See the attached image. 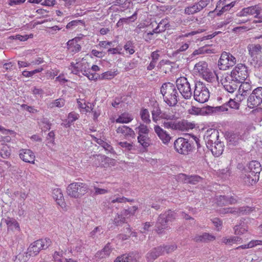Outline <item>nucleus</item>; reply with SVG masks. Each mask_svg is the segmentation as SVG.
I'll return each instance as SVG.
<instances>
[{
	"label": "nucleus",
	"instance_id": "f257e3e1",
	"mask_svg": "<svg viewBox=\"0 0 262 262\" xmlns=\"http://www.w3.org/2000/svg\"><path fill=\"white\" fill-rule=\"evenodd\" d=\"M90 65L85 59H82L80 62L74 63L72 62L69 67L71 72L74 74H78L79 72L86 76L90 80H96L98 78V75L95 73L98 70V67L93 65L90 69Z\"/></svg>",
	"mask_w": 262,
	"mask_h": 262
},
{
	"label": "nucleus",
	"instance_id": "f03ea898",
	"mask_svg": "<svg viewBox=\"0 0 262 262\" xmlns=\"http://www.w3.org/2000/svg\"><path fill=\"white\" fill-rule=\"evenodd\" d=\"M161 93L164 101L170 106H175L179 100V95L176 86L170 82L163 83L161 87Z\"/></svg>",
	"mask_w": 262,
	"mask_h": 262
},
{
	"label": "nucleus",
	"instance_id": "7ed1b4c3",
	"mask_svg": "<svg viewBox=\"0 0 262 262\" xmlns=\"http://www.w3.org/2000/svg\"><path fill=\"white\" fill-rule=\"evenodd\" d=\"M51 241L49 238H46L37 240L32 243L27 249L26 253V258L25 260H27L28 258L31 256H35L37 255L41 250L48 248L51 244Z\"/></svg>",
	"mask_w": 262,
	"mask_h": 262
},
{
	"label": "nucleus",
	"instance_id": "20e7f679",
	"mask_svg": "<svg viewBox=\"0 0 262 262\" xmlns=\"http://www.w3.org/2000/svg\"><path fill=\"white\" fill-rule=\"evenodd\" d=\"M89 191L88 185L83 183L74 182L69 185L67 188L68 195L74 198H80Z\"/></svg>",
	"mask_w": 262,
	"mask_h": 262
},
{
	"label": "nucleus",
	"instance_id": "39448f33",
	"mask_svg": "<svg viewBox=\"0 0 262 262\" xmlns=\"http://www.w3.org/2000/svg\"><path fill=\"white\" fill-rule=\"evenodd\" d=\"M210 97V93L205 84L202 82L195 83L193 91V98L198 102L203 103L207 102Z\"/></svg>",
	"mask_w": 262,
	"mask_h": 262
},
{
	"label": "nucleus",
	"instance_id": "423d86ee",
	"mask_svg": "<svg viewBox=\"0 0 262 262\" xmlns=\"http://www.w3.org/2000/svg\"><path fill=\"white\" fill-rule=\"evenodd\" d=\"M176 213L169 210L163 214H161L158 217L156 225V230L159 234L162 233L164 229H166L169 222L174 221L176 218Z\"/></svg>",
	"mask_w": 262,
	"mask_h": 262
},
{
	"label": "nucleus",
	"instance_id": "0eeeda50",
	"mask_svg": "<svg viewBox=\"0 0 262 262\" xmlns=\"http://www.w3.org/2000/svg\"><path fill=\"white\" fill-rule=\"evenodd\" d=\"M176 87L181 96L185 99H189L192 96L190 84L188 79L184 77H180L176 80Z\"/></svg>",
	"mask_w": 262,
	"mask_h": 262
},
{
	"label": "nucleus",
	"instance_id": "6e6552de",
	"mask_svg": "<svg viewBox=\"0 0 262 262\" xmlns=\"http://www.w3.org/2000/svg\"><path fill=\"white\" fill-rule=\"evenodd\" d=\"M193 70L194 72L199 74L208 82H211L215 78V74L210 71L208 68V64L204 61H201L196 63Z\"/></svg>",
	"mask_w": 262,
	"mask_h": 262
},
{
	"label": "nucleus",
	"instance_id": "1a4fd4ad",
	"mask_svg": "<svg viewBox=\"0 0 262 262\" xmlns=\"http://www.w3.org/2000/svg\"><path fill=\"white\" fill-rule=\"evenodd\" d=\"M236 63V59L231 53L223 52L218 62V66L221 70H226L234 66Z\"/></svg>",
	"mask_w": 262,
	"mask_h": 262
},
{
	"label": "nucleus",
	"instance_id": "9d476101",
	"mask_svg": "<svg viewBox=\"0 0 262 262\" xmlns=\"http://www.w3.org/2000/svg\"><path fill=\"white\" fill-rule=\"evenodd\" d=\"M230 75L239 82L245 81L248 76L247 68L244 64H237Z\"/></svg>",
	"mask_w": 262,
	"mask_h": 262
},
{
	"label": "nucleus",
	"instance_id": "9b49d317",
	"mask_svg": "<svg viewBox=\"0 0 262 262\" xmlns=\"http://www.w3.org/2000/svg\"><path fill=\"white\" fill-rule=\"evenodd\" d=\"M262 102V88L255 89L251 93L247 100V105L253 108L258 106Z\"/></svg>",
	"mask_w": 262,
	"mask_h": 262
},
{
	"label": "nucleus",
	"instance_id": "f8f14e48",
	"mask_svg": "<svg viewBox=\"0 0 262 262\" xmlns=\"http://www.w3.org/2000/svg\"><path fill=\"white\" fill-rule=\"evenodd\" d=\"M176 150L180 154L187 155L191 150V145L189 141L184 138H179L174 142Z\"/></svg>",
	"mask_w": 262,
	"mask_h": 262
},
{
	"label": "nucleus",
	"instance_id": "ddd939ff",
	"mask_svg": "<svg viewBox=\"0 0 262 262\" xmlns=\"http://www.w3.org/2000/svg\"><path fill=\"white\" fill-rule=\"evenodd\" d=\"M222 83L226 91L230 93H233L237 89L240 82L233 78L230 75H228L222 80Z\"/></svg>",
	"mask_w": 262,
	"mask_h": 262
},
{
	"label": "nucleus",
	"instance_id": "4468645a",
	"mask_svg": "<svg viewBox=\"0 0 262 262\" xmlns=\"http://www.w3.org/2000/svg\"><path fill=\"white\" fill-rule=\"evenodd\" d=\"M259 176L245 169L240 176L241 181L248 186L255 184L259 180Z\"/></svg>",
	"mask_w": 262,
	"mask_h": 262
},
{
	"label": "nucleus",
	"instance_id": "2eb2a0df",
	"mask_svg": "<svg viewBox=\"0 0 262 262\" xmlns=\"http://www.w3.org/2000/svg\"><path fill=\"white\" fill-rule=\"evenodd\" d=\"M219 133L214 129L210 128L208 129L205 134L204 138L206 142V146L213 144L217 142H219Z\"/></svg>",
	"mask_w": 262,
	"mask_h": 262
},
{
	"label": "nucleus",
	"instance_id": "dca6fc26",
	"mask_svg": "<svg viewBox=\"0 0 262 262\" xmlns=\"http://www.w3.org/2000/svg\"><path fill=\"white\" fill-rule=\"evenodd\" d=\"M251 211V208L248 206H244L239 208H226L221 209L220 212L222 214L231 213L233 214H247Z\"/></svg>",
	"mask_w": 262,
	"mask_h": 262
},
{
	"label": "nucleus",
	"instance_id": "f3484780",
	"mask_svg": "<svg viewBox=\"0 0 262 262\" xmlns=\"http://www.w3.org/2000/svg\"><path fill=\"white\" fill-rule=\"evenodd\" d=\"M19 158L24 162L34 164L35 156L30 149H21L19 150Z\"/></svg>",
	"mask_w": 262,
	"mask_h": 262
},
{
	"label": "nucleus",
	"instance_id": "a211bd4d",
	"mask_svg": "<svg viewBox=\"0 0 262 262\" xmlns=\"http://www.w3.org/2000/svg\"><path fill=\"white\" fill-rule=\"evenodd\" d=\"M154 130L163 143L167 144L170 141V135L159 125L154 126Z\"/></svg>",
	"mask_w": 262,
	"mask_h": 262
},
{
	"label": "nucleus",
	"instance_id": "6ab92c4d",
	"mask_svg": "<svg viewBox=\"0 0 262 262\" xmlns=\"http://www.w3.org/2000/svg\"><path fill=\"white\" fill-rule=\"evenodd\" d=\"M163 255L162 249L159 246L150 250L146 255L147 262H154L158 257Z\"/></svg>",
	"mask_w": 262,
	"mask_h": 262
},
{
	"label": "nucleus",
	"instance_id": "aec40b11",
	"mask_svg": "<svg viewBox=\"0 0 262 262\" xmlns=\"http://www.w3.org/2000/svg\"><path fill=\"white\" fill-rule=\"evenodd\" d=\"M261 10V8L258 5L248 7L243 9L239 13V15L241 16H245L248 15L259 14Z\"/></svg>",
	"mask_w": 262,
	"mask_h": 262
},
{
	"label": "nucleus",
	"instance_id": "412c9836",
	"mask_svg": "<svg viewBox=\"0 0 262 262\" xmlns=\"http://www.w3.org/2000/svg\"><path fill=\"white\" fill-rule=\"evenodd\" d=\"M247 49L249 54L253 59L257 58L262 53V47L259 44H249Z\"/></svg>",
	"mask_w": 262,
	"mask_h": 262
},
{
	"label": "nucleus",
	"instance_id": "4be33fe9",
	"mask_svg": "<svg viewBox=\"0 0 262 262\" xmlns=\"http://www.w3.org/2000/svg\"><path fill=\"white\" fill-rule=\"evenodd\" d=\"M209 149L212 154L215 157H219L223 153L224 150V144L221 141L217 142L213 144H211L207 146Z\"/></svg>",
	"mask_w": 262,
	"mask_h": 262
},
{
	"label": "nucleus",
	"instance_id": "5701e85b",
	"mask_svg": "<svg viewBox=\"0 0 262 262\" xmlns=\"http://www.w3.org/2000/svg\"><path fill=\"white\" fill-rule=\"evenodd\" d=\"M245 170L259 176L261 168L259 162L257 161H252L248 164Z\"/></svg>",
	"mask_w": 262,
	"mask_h": 262
},
{
	"label": "nucleus",
	"instance_id": "b1692460",
	"mask_svg": "<svg viewBox=\"0 0 262 262\" xmlns=\"http://www.w3.org/2000/svg\"><path fill=\"white\" fill-rule=\"evenodd\" d=\"M116 132L117 134H121L125 137H131L134 138L135 136V132L131 128L125 125L118 127L116 129Z\"/></svg>",
	"mask_w": 262,
	"mask_h": 262
},
{
	"label": "nucleus",
	"instance_id": "393cba45",
	"mask_svg": "<svg viewBox=\"0 0 262 262\" xmlns=\"http://www.w3.org/2000/svg\"><path fill=\"white\" fill-rule=\"evenodd\" d=\"M215 237L213 235L209 233H203L202 235H196L193 238L194 241L195 242H204L207 243L209 242L215 240Z\"/></svg>",
	"mask_w": 262,
	"mask_h": 262
},
{
	"label": "nucleus",
	"instance_id": "a878e982",
	"mask_svg": "<svg viewBox=\"0 0 262 262\" xmlns=\"http://www.w3.org/2000/svg\"><path fill=\"white\" fill-rule=\"evenodd\" d=\"M52 194L57 204L60 206H62L64 204V199L61 190L59 188H55L53 190Z\"/></svg>",
	"mask_w": 262,
	"mask_h": 262
},
{
	"label": "nucleus",
	"instance_id": "bb28decb",
	"mask_svg": "<svg viewBox=\"0 0 262 262\" xmlns=\"http://www.w3.org/2000/svg\"><path fill=\"white\" fill-rule=\"evenodd\" d=\"M77 40L75 38L68 41L67 46L70 52L75 53L81 50V46L78 43Z\"/></svg>",
	"mask_w": 262,
	"mask_h": 262
},
{
	"label": "nucleus",
	"instance_id": "cd10ccee",
	"mask_svg": "<svg viewBox=\"0 0 262 262\" xmlns=\"http://www.w3.org/2000/svg\"><path fill=\"white\" fill-rule=\"evenodd\" d=\"M129 201L132 202V200H129L128 199H127L124 196H122V197L117 196V197H114V198H113L111 200L110 204L111 206V207H115L116 208H118L121 207V204L123 203H125L126 202H129Z\"/></svg>",
	"mask_w": 262,
	"mask_h": 262
},
{
	"label": "nucleus",
	"instance_id": "c85d7f7f",
	"mask_svg": "<svg viewBox=\"0 0 262 262\" xmlns=\"http://www.w3.org/2000/svg\"><path fill=\"white\" fill-rule=\"evenodd\" d=\"M240 83H241V84L239 86L238 92L242 93L245 95H248L251 91L252 89L251 83L249 82H246L245 81H242V82H240Z\"/></svg>",
	"mask_w": 262,
	"mask_h": 262
},
{
	"label": "nucleus",
	"instance_id": "c756f323",
	"mask_svg": "<svg viewBox=\"0 0 262 262\" xmlns=\"http://www.w3.org/2000/svg\"><path fill=\"white\" fill-rule=\"evenodd\" d=\"M222 242L226 245H232L233 243L241 244L243 242L242 239L239 236H232L229 237H225L222 239Z\"/></svg>",
	"mask_w": 262,
	"mask_h": 262
},
{
	"label": "nucleus",
	"instance_id": "7c9ffc66",
	"mask_svg": "<svg viewBox=\"0 0 262 262\" xmlns=\"http://www.w3.org/2000/svg\"><path fill=\"white\" fill-rule=\"evenodd\" d=\"M6 223L8 226V230H20L19 225L15 219L9 217L7 218L6 220Z\"/></svg>",
	"mask_w": 262,
	"mask_h": 262
},
{
	"label": "nucleus",
	"instance_id": "2f4dec72",
	"mask_svg": "<svg viewBox=\"0 0 262 262\" xmlns=\"http://www.w3.org/2000/svg\"><path fill=\"white\" fill-rule=\"evenodd\" d=\"M133 255V254L130 255L124 254L118 256L114 262H136L137 260L136 258H134V256Z\"/></svg>",
	"mask_w": 262,
	"mask_h": 262
},
{
	"label": "nucleus",
	"instance_id": "473e14b6",
	"mask_svg": "<svg viewBox=\"0 0 262 262\" xmlns=\"http://www.w3.org/2000/svg\"><path fill=\"white\" fill-rule=\"evenodd\" d=\"M133 120V117L129 114L124 113L116 120V122L119 123H127Z\"/></svg>",
	"mask_w": 262,
	"mask_h": 262
},
{
	"label": "nucleus",
	"instance_id": "72a5a7b5",
	"mask_svg": "<svg viewBox=\"0 0 262 262\" xmlns=\"http://www.w3.org/2000/svg\"><path fill=\"white\" fill-rule=\"evenodd\" d=\"M137 139L138 143H139L144 148H147L150 144L151 141L148 135H138Z\"/></svg>",
	"mask_w": 262,
	"mask_h": 262
},
{
	"label": "nucleus",
	"instance_id": "f704fd0d",
	"mask_svg": "<svg viewBox=\"0 0 262 262\" xmlns=\"http://www.w3.org/2000/svg\"><path fill=\"white\" fill-rule=\"evenodd\" d=\"M169 25L167 19H162L158 24V26L153 30V32L156 33H159L164 31L167 27H169Z\"/></svg>",
	"mask_w": 262,
	"mask_h": 262
},
{
	"label": "nucleus",
	"instance_id": "c9c22d12",
	"mask_svg": "<svg viewBox=\"0 0 262 262\" xmlns=\"http://www.w3.org/2000/svg\"><path fill=\"white\" fill-rule=\"evenodd\" d=\"M102 148L101 151H105L106 154L111 153L113 151L112 146L106 141L99 139V148Z\"/></svg>",
	"mask_w": 262,
	"mask_h": 262
},
{
	"label": "nucleus",
	"instance_id": "e433bc0d",
	"mask_svg": "<svg viewBox=\"0 0 262 262\" xmlns=\"http://www.w3.org/2000/svg\"><path fill=\"white\" fill-rule=\"evenodd\" d=\"M189 126L188 122L185 120L176 121V127L174 130L185 131L189 129Z\"/></svg>",
	"mask_w": 262,
	"mask_h": 262
},
{
	"label": "nucleus",
	"instance_id": "4c0bfd02",
	"mask_svg": "<svg viewBox=\"0 0 262 262\" xmlns=\"http://www.w3.org/2000/svg\"><path fill=\"white\" fill-rule=\"evenodd\" d=\"M162 114V111H161L159 107H155L151 111L152 119L153 121L155 123H157L158 121H159L161 118Z\"/></svg>",
	"mask_w": 262,
	"mask_h": 262
},
{
	"label": "nucleus",
	"instance_id": "58836bf2",
	"mask_svg": "<svg viewBox=\"0 0 262 262\" xmlns=\"http://www.w3.org/2000/svg\"><path fill=\"white\" fill-rule=\"evenodd\" d=\"M140 117L142 120L146 124L150 123L151 120L150 119L149 113L148 111L146 108H143L140 111Z\"/></svg>",
	"mask_w": 262,
	"mask_h": 262
},
{
	"label": "nucleus",
	"instance_id": "ea45409f",
	"mask_svg": "<svg viewBox=\"0 0 262 262\" xmlns=\"http://www.w3.org/2000/svg\"><path fill=\"white\" fill-rule=\"evenodd\" d=\"M201 10L199 9V7L196 3H195L194 5L188 6L185 9V13L188 15L193 14L198 12H200Z\"/></svg>",
	"mask_w": 262,
	"mask_h": 262
},
{
	"label": "nucleus",
	"instance_id": "a19ab883",
	"mask_svg": "<svg viewBox=\"0 0 262 262\" xmlns=\"http://www.w3.org/2000/svg\"><path fill=\"white\" fill-rule=\"evenodd\" d=\"M136 130H138V135H148L149 132V129L148 128L147 126L142 123H140L139 126L136 127Z\"/></svg>",
	"mask_w": 262,
	"mask_h": 262
},
{
	"label": "nucleus",
	"instance_id": "79ce46f5",
	"mask_svg": "<svg viewBox=\"0 0 262 262\" xmlns=\"http://www.w3.org/2000/svg\"><path fill=\"white\" fill-rule=\"evenodd\" d=\"M64 100L62 98H59L56 99L55 100L51 102L49 105V107L51 108H54L55 107H61L64 106Z\"/></svg>",
	"mask_w": 262,
	"mask_h": 262
},
{
	"label": "nucleus",
	"instance_id": "37998d69",
	"mask_svg": "<svg viewBox=\"0 0 262 262\" xmlns=\"http://www.w3.org/2000/svg\"><path fill=\"white\" fill-rule=\"evenodd\" d=\"M190 41L182 42L181 44L180 42L177 44V50L176 51L177 53H179L181 52H184L187 50L189 47Z\"/></svg>",
	"mask_w": 262,
	"mask_h": 262
},
{
	"label": "nucleus",
	"instance_id": "c03bdc74",
	"mask_svg": "<svg viewBox=\"0 0 262 262\" xmlns=\"http://www.w3.org/2000/svg\"><path fill=\"white\" fill-rule=\"evenodd\" d=\"M111 251L112 250L110 245L109 244H107L99 253V257L101 256L102 258H105L109 256Z\"/></svg>",
	"mask_w": 262,
	"mask_h": 262
},
{
	"label": "nucleus",
	"instance_id": "a18cd8bd",
	"mask_svg": "<svg viewBox=\"0 0 262 262\" xmlns=\"http://www.w3.org/2000/svg\"><path fill=\"white\" fill-rule=\"evenodd\" d=\"M160 247L162 249L163 255L165 253H171L176 250L177 248V246L176 245L163 246Z\"/></svg>",
	"mask_w": 262,
	"mask_h": 262
},
{
	"label": "nucleus",
	"instance_id": "49530a36",
	"mask_svg": "<svg viewBox=\"0 0 262 262\" xmlns=\"http://www.w3.org/2000/svg\"><path fill=\"white\" fill-rule=\"evenodd\" d=\"M205 53H214V52H212L211 50L206 49V47H203L201 48L198 50H194L191 54V57H192L195 55H197L204 54Z\"/></svg>",
	"mask_w": 262,
	"mask_h": 262
},
{
	"label": "nucleus",
	"instance_id": "de8ad7c7",
	"mask_svg": "<svg viewBox=\"0 0 262 262\" xmlns=\"http://www.w3.org/2000/svg\"><path fill=\"white\" fill-rule=\"evenodd\" d=\"M78 106L86 112L90 111V107L86 104L85 101L83 99H77Z\"/></svg>",
	"mask_w": 262,
	"mask_h": 262
},
{
	"label": "nucleus",
	"instance_id": "09e8293b",
	"mask_svg": "<svg viewBox=\"0 0 262 262\" xmlns=\"http://www.w3.org/2000/svg\"><path fill=\"white\" fill-rule=\"evenodd\" d=\"M135 47L133 43L130 41H128L124 46V49L126 52H128L129 54L132 55L135 52L134 49Z\"/></svg>",
	"mask_w": 262,
	"mask_h": 262
},
{
	"label": "nucleus",
	"instance_id": "8fccbe9b",
	"mask_svg": "<svg viewBox=\"0 0 262 262\" xmlns=\"http://www.w3.org/2000/svg\"><path fill=\"white\" fill-rule=\"evenodd\" d=\"M162 125L167 129H175L176 121L173 120L164 121Z\"/></svg>",
	"mask_w": 262,
	"mask_h": 262
},
{
	"label": "nucleus",
	"instance_id": "3c124183",
	"mask_svg": "<svg viewBox=\"0 0 262 262\" xmlns=\"http://www.w3.org/2000/svg\"><path fill=\"white\" fill-rule=\"evenodd\" d=\"M118 74L117 71H107L102 74V78L106 79H111L114 78Z\"/></svg>",
	"mask_w": 262,
	"mask_h": 262
},
{
	"label": "nucleus",
	"instance_id": "603ef678",
	"mask_svg": "<svg viewBox=\"0 0 262 262\" xmlns=\"http://www.w3.org/2000/svg\"><path fill=\"white\" fill-rule=\"evenodd\" d=\"M234 233L236 235H242L247 232V230L245 227L242 225H236L234 228Z\"/></svg>",
	"mask_w": 262,
	"mask_h": 262
},
{
	"label": "nucleus",
	"instance_id": "864d4df0",
	"mask_svg": "<svg viewBox=\"0 0 262 262\" xmlns=\"http://www.w3.org/2000/svg\"><path fill=\"white\" fill-rule=\"evenodd\" d=\"M43 70V69L41 68L31 71H24L23 72V75L26 77H31L35 74L41 72Z\"/></svg>",
	"mask_w": 262,
	"mask_h": 262
},
{
	"label": "nucleus",
	"instance_id": "5fc2aeb1",
	"mask_svg": "<svg viewBox=\"0 0 262 262\" xmlns=\"http://www.w3.org/2000/svg\"><path fill=\"white\" fill-rule=\"evenodd\" d=\"M188 183L191 184H195L202 180V178L196 175L189 176Z\"/></svg>",
	"mask_w": 262,
	"mask_h": 262
},
{
	"label": "nucleus",
	"instance_id": "6e6d98bb",
	"mask_svg": "<svg viewBox=\"0 0 262 262\" xmlns=\"http://www.w3.org/2000/svg\"><path fill=\"white\" fill-rule=\"evenodd\" d=\"M175 118L174 115L171 114L167 112H162L161 114V119H164L165 121L173 120Z\"/></svg>",
	"mask_w": 262,
	"mask_h": 262
},
{
	"label": "nucleus",
	"instance_id": "4d7b16f0",
	"mask_svg": "<svg viewBox=\"0 0 262 262\" xmlns=\"http://www.w3.org/2000/svg\"><path fill=\"white\" fill-rule=\"evenodd\" d=\"M217 205L222 206L227 205L226 196L224 195H220L216 199Z\"/></svg>",
	"mask_w": 262,
	"mask_h": 262
},
{
	"label": "nucleus",
	"instance_id": "13d9d810",
	"mask_svg": "<svg viewBox=\"0 0 262 262\" xmlns=\"http://www.w3.org/2000/svg\"><path fill=\"white\" fill-rule=\"evenodd\" d=\"M118 144L121 147L124 148L125 150L128 151L131 150L133 147V143H128L126 141L120 142H119Z\"/></svg>",
	"mask_w": 262,
	"mask_h": 262
},
{
	"label": "nucleus",
	"instance_id": "bf43d9fd",
	"mask_svg": "<svg viewBox=\"0 0 262 262\" xmlns=\"http://www.w3.org/2000/svg\"><path fill=\"white\" fill-rule=\"evenodd\" d=\"M228 105L232 108L238 110L239 107V104L235 99H230L228 102Z\"/></svg>",
	"mask_w": 262,
	"mask_h": 262
},
{
	"label": "nucleus",
	"instance_id": "052dcab7",
	"mask_svg": "<svg viewBox=\"0 0 262 262\" xmlns=\"http://www.w3.org/2000/svg\"><path fill=\"white\" fill-rule=\"evenodd\" d=\"M235 4V2H232L229 4H227L223 6L222 9L217 13L218 15H221L223 12L229 10L231 8L233 7Z\"/></svg>",
	"mask_w": 262,
	"mask_h": 262
},
{
	"label": "nucleus",
	"instance_id": "680f3d73",
	"mask_svg": "<svg viewBox=\"0 0 262 262\" xmlns=\"http://www.w3.org/2000/svg\"><path fill=\"white\" fill-rule=\"evenodd\" d=\"M188 177H189V176H187L185 174L180 173L177 176V179L180 182L185 183H188V179H189Z\"/></svg>",
	"mask_w": 262,
	"mask_h": 262
},
{
	"label": "nucleus",
	"instance_id": "e2e57ef3",
	"mask_svg": "<svg viewBox=\"0 0 262 262\" xmlns=\"http://www.w3.org/2000/svg\"><path fill=\"white\" fill-rule=\"evenodd\" d=\"M64 252L62 250H59L58 251H55L53 254V258L55 260H57L58 262H60V260H62L60 259V257H61L63 255Z\"/></svg>",
	"mask_w": 262,
	"mask_h": 262
},
{
	"label": "nucleus",
	"instance_id": "0e129e2a",
	"mask_svg": "<svg viewBox=\"0 0 262 262\" xmlns=\"http://www.w3.org/2000/svg\"><path fill=\"white\" fill-rule=\"evenodd\" d=\"M81 21L79 20H74L69 23L67 26V29H73L77 26L79 24L81 23Z\"/></svg>",
	"mask_w": 262,
	"mask_h": 262
},
{
	"label": "nucleus",
	"instance_id": "69168bd1",
	"mask_svg": "<svg viewBox=\"0 0 262 262\" xmlns=\"http://www.w3.org/2000/svg\"><path fill=\"white\" fill-rule=\"evenodd\" d=\"M209 0H200L197 5L199 7V9L201 11L204 8L206 7L209 4Z\"/></svg>",
	"mask_w": 262,
	"mask_h": 262
},
{
	"label": "nucleus",
	"instance_id": "338daca9",
	"mask_svg": "<svg viewBox=\"0 0 262 262\" xmlns=\"http://www.w3.org/2000/svg\"><path fill=\"white\" fill-rule=\"evenodd\" d=\"M54 137L55 134L53 131L50 132L47 137V140L48 141V144H54Z\"/></svg>",
	"mask_w": 262,
	"mask_h": 262
},
{
	"label": "nucleus",
	"instance_id": "774afa93",
	"mask_svg": "<svg viewBox=\"0 0 262 262\" xmlns=\"http://www.w3.org/2000/svg\"><path fill=\"white\" fill-rule=\"evenodd\" d=\"M201 109L195 106H192L190 109L188 110V113L191 115H196L201 113Z\"/></svg>",
	"mask_w": 262,
	"mask_h": 262
}]
</instances>
